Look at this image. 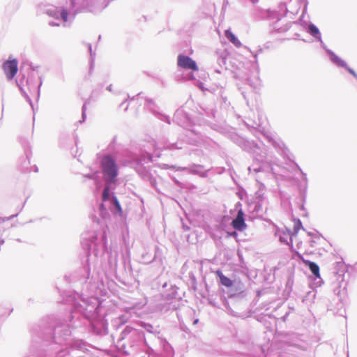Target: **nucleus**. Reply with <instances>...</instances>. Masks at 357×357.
I'll list each match as a JSON object with an SVG mask.
<instances>
[{
	"label": "nucleus",
	"instance_id": "1",
	"mask_svg": "<svg viewBox=\"0 0 357 357\" xmlns=\"http://www.w3.org/2000/svg\"><path fill=\"white\" fill-rule=\"evenodd\" d=\"M66 302L71 305L69 313L65 318H59L54 324L47 328L56 343L62 344L72 335V331L83 326L98 335L107 334L106 320L98 318L99 301L98 298L84 296L76 291L66 296Z\"/></svg>",
	"mask_w": 357,
	"mask_h": 357
},
{
	"label": "nucleus",
	"instance_id": "2",
	"mask_svg": "<svg viewBox=\"0 0 357 357\" xmlns=\"http://www.w3.org/2000/svg\"><path fill=\"white\" fill-rule=\"evenodd\" d=\"M59 318L46 317L43 319L39 324L31 329L32 341L29 354L26 357H73L70 349L87 350V343L82 339H73L70 342L68 340L62 344L56 343L51 337L47 327L52 326Z\"/></svg>",
	"mask_w": 357,
	"mask_h": 357
},
{
	"label": "nucleus",
	"instance_id": "3",
	"mask_svg": "<svg viewBox=\"0 0 357 357\" xmlns=\"http://www.w3.org/2000/svg\"><path fill=\"white\" fill-rule=\"evenodd\" d=\"M81 245L86 255V261L74 275L81 283L86 284L95 282L93 275H91V268L89 264V257L93 254L98 257L100 253L107 254L108 256L109 268L111 272H114L117 268V254L108 252L107 237L106 229L101 228L82 235Z\"/></svg>",
	"mask_w": 357,
	"mask_h": 357
},
{
	"label": "nucleus",
	"instance_id": "4",
	"mask_svg": "<svg viewBox=\"0 0 357 357\" xmlns=\"http://www.w3.org/2000/svg\"><path fill=\"white\" fill-rule=\"evenodd\" d=\"M111 0H70L69 10L65 8H57L50 6L45 9V13L56 20H62L66 22L68 15L74 18L79 13H92L94 14L102 12L109 3Z\"/></svg>",
	"mask_w": 357,
	"mask_h": 357
},
{
	"label": "nucleus",
	"instance_id": "5",
	"mask_svg": "<svg viewBox=\"0 0 357 357\" xmlns=\"http://www.w3.org/2000/svg\"><path fill=\"white\" fill-rule=\"evenodd\" d=\"M100 171L84 175V177L94 181L97 190H100L102 187L100 174H102L105 183H109L113 186L117 184L119 167L116 159L112 155L106 154L102 157L100 162Z\"/></svg>",
	"mask_w": 357,
	"mask_h": 357
},
{
	"label": "nucleus",
	"instance_id": "6",
	"mask_svg": "<svg viewBox=\"0 0 357 357\" xmlns=\"http://www.w3.org/2000/svg\"><path fill=\"white\" fill-rule=\"evenodd\" d=\"M178 287L171 282H165L162 284V300L156 307L162 313L174 311L179 309L182 298L178 293Z\"/></svg>",
	"mask_w": 357,
	"mask_h": 357
},
{
	"label": "nucleus",
	"instance_id": "7",
	"mask_svg": "<svg viewBox=\"0 0 357 357\" xmlns=\"http://www.w3.org/2000/svg\"><path fill=\"white\" fill-rule=\"evenodd\" d=\"M236 143L244 151L253 155V162H268L266 161V153L254 141L236 137Z\"/></svg>",
	"mask_w": 357,
	"mask_h": 357
},
{
	"label": "nucleus",
	"instance_id": "8",
	"mask_svg": "<svg viewBox=\"0 0 357 357\" xmlns=\"http://www.w3.org/2000/svg\"><path fill=\"white\" fill-rule=\"evenodd\" d=\"M144 346V355L142 357H174V351L171 344L165 339L160 340V345L161 347V351H155L152 347H151L147 342L143 343Z\"/></svg>",
	"mask_w": 357,
	"mask_h": 357
},
{
	"label": "nucleus",
	"instance_id": "9",
	"mask_svg": "<svg viewBox=\"0 0 357 357\" xmlns=\"http://www.w3.org/2000/svg\"><path fill=\"white\" fill-rule=\"evenodd\" d=\"M125 339L135 340L136 341L142 342L146 343V338L144 333L142 331L136 329L130 326H126L121 332L119 341H122Z\"/></svg>",
	"mask_w": 357,
	"mask_h": 357
},
{
	"label": "nucleus",
	"instance_id": "10",
	"mask_svg": "<svg viewBox=\"0 0 357 357\" xmlns=\"http://www.w3.org/2000/svg\"><path fill=\"white\" fill-rule=\"evenodd\" d=\"M252 15L256 20H275L280 21L277 16L276 11L271 9H263L259 6H255L252 10Z\"/></svg>",
	"mask_w": 357,
	"mask_h": 357
},
{
	"label": "nucleus",
	"instance_id": "11",
	"mask_svg": "<svg viewBox=\"0 0 357 357\" xmlns=\"http://www.w3.org/2000/svg\"><path fill=\"white\" fill-rule=\"evenodd\" d=\"M172 121L174 123L185 129H189V128L192 126V119L190 115L181 108L178 109L175 112Z\"/></svg>",
	"mask_w": 357,
	"mask_h": 357
},
{
	"label": "nucleus",
	"instance_id": "12",
	"mask_svg": "<svg viewBox=\"0 0 357 357\" xmlns=\"http://www.w3.org/2000/svg\"><path fill=\"white\" fill-rule=\"evenodd\" d=\"M178 68L182 70H190L197 71L198 66L195 60L183 54H179L177 56Z\"/></svg>",
	"mask_w": 357,
	"mask_h": 357
},
{
	"label": "nucleus",
	"instance_id": "13",
	"mask_svg": "<svg viewBox=\"0 0 357 357\" xmlns=\"http://www.w3.org/2000/svg\"><path fill=\"white\" fill-rule=\"evenodd\" d=\"M2 67L7 79L11 80L17 73L18 61L16 59H8L3 62Z\"/></svg>",
	"mask_w": 357,
	"mask_h": 357
},
{
	"label": "nucleus",
	"instance_id": "14",
	"mask_svg": "<svg viewBox=\"0 0 357 357\" xmlns=\"http://www.w3.org/2000/svg\"><path fill=\"white\" fill-rule=\"evenodd\" d=\"M144 107L149 109L155 117L162 121H165L168 124L171 123L170 117L166 114H162L157 111L158 106L153 99L145 98Z\"/></svg>",
	"mask_w": 357,
	"mask_h": 357
},
{
	"label": "nucleus",
	"instance_id": "15",
	"mask_svg": "<svg viewBox=\"0 0 357 357\" xmlns=\"http://www.w3.org/2000/svg\"><path fill=\"white\" fill-rule=\"evenodd\" d=\"M186 130V133L185 135H180L178 139L190 145L197 146L202 139L201 133L193 129L191 130L190 128Z\"/></svg>",
	"mask_w": 357,
	"mask_h": 357
},
{
	"label": "nucleus",
	"instance_id": "16",
	"mask_svg": "<svg viewBox=\"0 0 357 357\" xmlns=\"http://www.w3.org/2000/svg\"><path fill=\"white\" fill-rule=\"evenodd\" d=\"M247 296V291L241 289H236L235 291H233V289H231L229 294H228V298L232 304L239 303L243 305H246L248 303Z\"/></svg>",
	"mask_w": 357,
	"mask_h": 357
},
{
	"label": "nucleus",
	"instance_id": "17",
	"mask_svg": "<svg viewBox=\"0 0 357 357\" xmlns=\"http://www.w3.org/2000/svg\"><path fill=\"white\" fill-rule=\"evenodd\" d=\"M231 225L235 230L239 231H243L248 227L245 222V214L242 208L238 211L236 215L231 222Z\"/></svg>",
	"mask_w": 357,
	"mask_h": 357
},
{
	"label": "nucleus",
	"instance_id": "18",
	"mask_svg": "<svg viewBox=\"0 0 357 357\" xmlns=\"http://www.w3.org/2000/svg\"><path fill=\"white\" fill-rule=\"evenodd\" d=\"M275 236H277L279 238L280 243L284 245H292V232L288 228H285V229H278L275 232Z\"/></svg>",
	"mask_w": 357,
	"mask_h": 357
},
{
	"label": "nucleus",
	"instance_id": "19",
	"mask_svg": "<svg viewBox=\"0 0 357 357\" xmlns=\"http://www.w3.org/2000/svg\"><path fill=\"white\" fill-rule=\"evenodd\" d=\"M117 184H115L114 186L110 185L109 183H105V187L103 188L102 192V202H112L114 201V197H116L114 192V190L116 188Z\"/></svg>",
	"mask_w": 357,
	"mask_h": 357
},
{
	"label": "nucleus",
	"instance_id": "20",
	"mask_svg": "<svg viewBox=\"0 0 357 357\" xmlns=\"http://www.w3.org/2000/svg\"><path fill=\"white\" fill-rule=\"evenodd\" d=\"M136 171L143 180L149 181L152 185L156 183L155 178L144 165H137Z\"/></svg>",
	"mask_w": 357,
	"mask_h": 357
},
{
	"label": "nucleus",
	"instance_id": "21",
	"mask_svg": "<svg viewBox=\"0 0 357 357\" xmlns=\"http://www.w3.org/2000/svg\"><path fill=\"white\" fill-rule=\"evenodd\" d=\"M249 172H250L252 170L256 173L260 172H269L273 169L271 165L270 162H253V164L248 167V168Z\"/></svg>",
	"mask_w": 357,
	"mask_h": 357
},
{
	"label": "nucleus",
	"instance_id": "22",
	"mask_svg": "<svg viewBox=\"0 0 357 357\" xmlns=\"http://www.w3.org/2000/svg\"><path fill=\"white\" fill-rule=\"evenodd\" d=\"M332 56L334 60V65L339 68H344L349 73L352 75L357 79V73L347 65L345 61L342 59L337 54H333Z\"/></svg>",
	"mask_w": 357,
	"mask_h": 357
},
{
	"label": "nucleus",
	"instance_id": "23",
	"mask_svg": "<svg viewBox=\"0 0 357 357\" xmlns=\"http://www.w3.org/2000/svg\"><path fill=\"white\" fill-rule=\"evenodd\" d=\"M305 29L307 32L312 36L316 40H321V34L319 28L310 22L306 26Z\"/></svg>",
	"mask_w": 357,
	"mask_h": 357
},
{
	"label": "nucleus",
	"instance_id": "24",
	"mask_svg": "<svg viewBox=\"0 0 357 357\" xmlns=\"http://www.w3.org/2000/svg\"><path fill=\"white\" fill-rule=\"evenodd\" d=\"M304 263L308 267L309 270L311 271L312 275L316 278V279H319L318 282H322V279L320 277L319 266H318V264L310 260H305Z\"/></svg>",
	"mask_w": 357,
	"mask_h": 357
},
{
	"label": "nucleus",
	"instance_id": "25",
	"mask_svg": "<svg viewBox=\"0 0 357 357\" xmlns=\"http://www.w3.org/2000/svg\"><path fill=\"white\" fill-rule=\"evenodd\" d=\"M140 326L147 333L153 334L155 336H158L160 333V328L158 325L154 326L147 322L141 321Z\"/></svg>",
	"mask_w": 357,
	"mask_h": 357
},
{
	"label": "nucleus",
	"instance_id": "26",
	"mask_svg": "<svg viewBox=\"0 0 357 357\" xmlns=\"http://www.w3.org/2000/svg\"><path fill=\"white\" fill-rule=\"evenodd\" d=\"M175 79L177 82H183L185 80H193L195 77L192 72L184 73L182 69L179 68L174 75Z\"/></svg>",
	"mask_w": 357,
	"mask_h": 357
},
{
	"label": "nucleus",
	"instance_id": "27",
	"mask_svg": "<svg viewBox=\"0 0 357 357\" xmlns=\"http://www.w3.org/2000/svg\"><path fill=\"white\" fill-rule=\"evenodd\" d=\"M233 74L234 78L239 79L252 87L253 86L252 81L248 75L243 73L239 70L233 72Z\"/></svg>",
	"mask_w": 357,
	"mask_h": 357
},
{
	"label": "nucleus",
	"instance_id": "28",
	"mask_svg": "<svg viewBox=\"0 0 357 357\" xmlns=\"http://www.w3.org/2000/svg\"><path fill=\"white\" fill-rule=\"evenodd\" d=\"M204 168L203 165H196L193 164L190 165L188 169L190 172L196 175H199L202 178H206L208 176V170H206L205 172H202V169Z\"/></svg>",
	"mask_w": 357,
	"mask_h": 357
},
{
	"label": "nucleus",
	"instance_id": "29",
	"mask_svg": "<svg viewBox=\"0 0 357 357\" xmlns=\"http://www.w3.org/2000/svg\"><path fill=\"white\" fill-rule=\"evenodd\" d=\"M216 273L219 278V282L222 286L226 287H231L233 286V280L225 275L221 271L218 270Z\"/></svg>",
	"mask_w": 357,
	"mask_h": 357
},
{
	"label": "nucleus",
	"instance_id": "30",
	"mask_svg": "<svg viewBox=\"0 0 357 357\" xmlns=\"http://www.w3.org/2000/svg\"><path fill=\"white\" fill-rule=\"evenodd\" d=\"M225 36L235 47H240L242 45L241 41L230 30L225 31Z\"/></svg>",
	"mask_w": 357,
	"mask_h": 357
},
{
	"label": "nucleus",
	"instance_id": "31",
	"mask_svg": "<svg viewBox=\"0 0 357 357\" xmlns=\"http://www.w3.org/2000/svg\"><path fill=\"white\" fill-rule=\"evenodd\" d=\"M153 156L149 153H143L137 158V165H144V162L152 161Z\"/></svg>",
	"mask_w": 357,
	"mask_h": 357
},
{
	"label": "nucleus",
	"instance_id": "32",
	"mask_svg": "<svg viewBox=\"0 0 357 357\" xmlns=\"http://www.w3.org/2000/svg\"><path fill=\"white\" fill-rule=\"evenodd\" d=\"M277 16L279 17L280 20L285 17L288 13V9L286 3L280 2L278 5V10H275Z\"/></svg>",
	"mask_w": 357,
	"mask_h": 357
},
{
	"label": "nucleus",
	"instance_id": "33",
	"mask_svg": "<svg viewBox=\"0 0 357 357\" xmlns=\"http://www.w3.org/2000/svg\"><path fill=\"white\" fill-rule=\"evenodd\" d=\"M86 46L88 47L89 52L90 54V61H89V73L91 75L94 68V59L96 56V53L92 50V45L91 43H87Z\"/></svg>",
	"mask_w": 357,
	"mask_h": 357
},
{
	"label": "nucleus",
	"instance_id": "34",
	"mask_svg": "<svg viewBox=\"0 0 357 357\" xmlns=\"http://www.w3.org/2000/svg\"><path fill=\"white\" fill-rule=\"evenodd\" d=\"M110 209L113 213H121L122 208L116 197H114V201L110 202Z\"/></svg>",
	"mask_w": 357,
	"mask_h": 357
},
{
	"label": "nucleus",
	"instance_id": "35",
	"mask_svg": "<svg viewBox=\"0 0 357 357\" xmlns=\"http://www.w3.org/2000/svg\"><path fill=\"white\" fill-rule=\"evenodd\" d=\"M182 145L183 142H177L174 143L166 142L163 146V149L168 150L181 149H183Z\"/></svg>",
	"mask_w": 357,
	"mask_h": 357
},
{
	"label": "nucleus",
	"instance_id": "36",
	"mask_svg": "<svg viewBox=\"0 0 357 357\" xmlns=\"http://www.w3.org/2000/svg\"><path fill=\"white\" fill-rule=\"evenodd\" d=\"M163 257L164 256L162 250L158 245H155L154 250V256L153 257V260L155 261H158L159 262L162 263Z\"/></svg>",
	"mask_w": 357,
	"mask_h": 357
},
{
	"label": "nucleus",
	"instance_id": "37",
	"mask_svg": "<svg viewBox=\"0 0 357 357\" xmlns=\"http://www.w3.org/2000/svg\"><path fill=\"white\" fill-rule=\"evenodd\" d=\"M20 142L24 149L26 157L29 160L30 156L31 155L29 143L26 139H21Z\"/></svg>",
	"mask_w": 357,
	"mask_h": 357
},
{
	"label": "nucleus",
	"instance_id": "38",
	"mask_svg": "<svg viewBox=\"0 0 357 357\" xmlns=\"http://www.w3.org/2000/svg\"><path fill=\"white\" fill-rule=\"evenodd\" d=\"M273 145L275 148L278 149L280 150V153L282 156H283V158L287 156V152H289V150L287 149V148L284 147V145L283 144L274 142L273 143Z\"/></svg>",
	"mask_w": 357,
	"mask_h": 357
},
{
	"label": "nucleus",
	"instance_id": "39",
	"mask_svg": "<svg viewBox=\"0 0 357 357\" xmlns=\"http://www.w3.org/2000/svg\"><path fill=\"white\" fill-rule=\"evenodd\" d=\"M294 229L291 231L293 236H296L300 229H305L303 227V224L301 220L299 218H295L294 220Z\"/></svg>",
	"mask_w": 357,
	"mask_h": 357
},
{
	"label": "nucleus",
	"instance_id": "40",
	"mask_svg": "<svg viewBox=\"0 0 357 357\" xmlns=\"http://www.w3.org/2000/svg\"><path fill=\"white\" fill-rule=\"evenodd\" d=\"M201 109L202 111L199 112V114L203 117L206 116L209 119L215 118V112L213 109Z\"/></svg>",
	"mask_w": 357,
	"mask_h": 357
},
{
	"label": "nucleus",
	"instance_id": "41",
	"mask_svg": "<svg viewBox=\"0 0 357 357\" xmlns=\"http://www.w3.org/2000/svg\"><path fill=\"white\" fill-rule=\"evenodd\" d=\"M319 42H320V44H321V47L326 51V54H328L329 59H330V61L334 63V60H333V54H336L333 51H332L331 50L328 49L326 45L324 44V43L323 42L322 39L321 38V40H318Z\"/></svg>",
	"mask_w": 357,
	"mask_h": 357
},
{
	"label": "nucleus",
	"instance_id": "42",
	"mask_svg": "<svg viewBox=\"0 0 357 357\" xmlns=\"http://www.w3.org/2000/svg\"><path fill=\"white\" fill-rule=\"evenodd\" d=\"M99 211L100 215L102 218H105L107 215H109V213L107 210L106 206H105L104 202L101 203L99 206Z\"/></svg>",
	"mask_w": 357,
	"mask_h": 357
},
{
	"label": "nucleus",
	"instance_id": "43",
	"mask_svg": "<svg viewBox=\"0 0 357 357\" xmlns=\"http://www.w3.org/2000/svg\"><path fill=\"white\" fill-rule=\"evenodd\" d=\"M226 61H227V58L223 56H220L218 58V63L220 66V68L221 69H225V70H227V68L226 66Z\"/></svg>",
	"mask_w": 357,
	"mask_h": 357
},
{
	"label": "nucleus",
	"instance_id": "44",
	"mask_svg": "<svg viewBox=\"0 0 357 357\" xmlns=\"http://www.w3.org/2000/svg\"><path fill=\"white\" fill-rule=\"evenodd\" d=\"M142 259L145 264H151L154 261L153 258L151 257V254L149 252L142 254Z\"/></svg>",
	"mask_w": 357,
	"mask_h": 357
},
{
	"label": "nucleus",
	"instance_id": "45",
	"mask_svg": "<svg viewBox=\"0 0 357 357\" xmlns=\"http://www.w3.org/2000/svg\"><path fill=\"white\" fill-rule=\"evenodd\" d=\"M20 91L22 93V95L24 97V98L29 102V104L31 107L33 111L34 112V107H33V102H32L31 98L29 96V95L26 93V91L22 88H20Z\"/></svg>",
	"mask_w": 357,
	"mask_h": 357
},
{
	"label": "nucleus",
	"instance_id": "46",
	"mask_svg": "<svg viewBox=\"0 0 357 357\" xmlns=\"http://www.w3.org/2000/svg\"><path fill=\"white\" fill-rule=\"evenodd\" d=\"M88 102H89V100H86L84 102L83 105H82V120H80L79 121V123H83L86 120V105H87Z\"/></svg>",
	"mask_w": 357,
	"mask_h": 357
},
{
	"label": "nucleus",
	"instance_id": "47",
	"mask_svg": "<svg viewBox=\"0 0 357 357\" xmlns=\"http://www.w3.org/2000/svg\"><path fill=\"white\" fill-rule=\"evenodd\" d=\"M17 216V215H11L10 217L9 218H1L0 217V224L3 223V222H5V220H9L10 219H12L13 218ZM4 243V239L3 238V234L1 233H0V245H3Z\"/></svg>",
	"mask_w": 357,
	"mask_h": 357
},
{
	"label": "nucleus",
	"instance_id": "48",
	"mask_svg": "<svg viewBox=\"0 0 357 357\" xmlns=\"http://www.w3.org/2000/svg\"><path fill=\"white\" fill-rule=\"evenodd\" d=\"M236 195L238 196V197L240 199L243 200L245 198V197L247 196V192L245 189H243V188H241L238 190V191L236 192Z\"/></svg>",
	"mask_w": 357,
	"mask_h": 357
},
{
	"label": "nucleus",
	"instance_id": "49",
	"mask_svg": "<svg viewBox=\"0 0 357 357\" xmlns=\"http://www.w3.org/2000/svg\"><path fill=\"white\" fill-rule=\"evenodd\" d=\"M103 86H104L103 84H99L98 85V87L92 91L91 97H93L95 96H98L101 93V91H102V89L103 88Z\"/></svg>",
	"mask_w": 357,
	"mask_h": 357
},
{
	"label": "nucleus",
	"instance_id": "50",
	"mask_svg": "<svg viewBox=\"0 0 357 357\" xmlns=\"http://www.w3.org/2000/svg\"><path fill=\"white\" fill-rule=\"evenodd\" d=\"M189 276H190V278L191 280L192 285L194 287V289H196V286L195 285H196V283H197L196 278H195V275L192 273H190Z\"/></svg>",
	"mask_w": 357,
	"mask_h": 357
},
{
	"label": "nucleus",
	"instance_id": "51",
	"mask_svg": "<svg viewBox=\"0 0 357 357\" xmlns=\"http://www.w3.org/2000/svg\"><path fill=\"white\" fill-rule=\"evenodd\" d=\"M340 287H341V284H337V287H336L333 289V292L335 295L339 296L340 294V293H341Z\"/></svg>",
	"mask_w": 357,
	"mask_h": 357
},
{
	"label": "nucleus",
	"instance_id": "52",
	"mask_svg": "<svg viewBox=\"0 0 357 357\" xmlns=\"http://www.w3.org/2000/svg\"><path fill=\"white\" fill-rule=\"evenodd\" d=\"M238 231L234 229L232 231L228 232V236L236 238L238 237Z\"/></svg>",
	"mask_w": 357,
	"mask_h": 357
},
{
	"label": "nucleus",
	"instance_id": "53",
	"mask_svg": "<svg viewBox=\"0 0 357 357\" xmlns=\"http://www.w3.org/2000/svg\"><path fill=\"white\" fill-rule=\"evenodd\" d=\"M294 165L296 166V167L298 168V169H299V171L301 172V174H302V178H303V180H307V175H306V174H305V173H304V172L302 171V169H301V167L298 166V164H296V162H294Z\"/></svg>",
	"mask_w": 357,
	"mask_h": 357
},
{
	"label": "nucleus",
	"instance_id": "54",
	"mask_svg": "<svg viewBox=\"0 0 357 357\" xmlns=\"http://www.w3.org/2000/svg\"><path fill=\"white\" fill-rule=\"evenodd\" d=\"M27 64L32 71H35L38 68V66H34L33 63L31 62H29Z\"/></svg>",
	"mask_w": 357,
	"mask_h": 357
},
{
	"label": "nucleus",
	"instance_id": "55",
	"mask_svg": "<svg viewBox=\"0 0 357 357\" xmlns=\"http://www.w3.org/2000/svg\"><path fill=\"white\" fill-rule=\"evenodd\" d=\"M316 294L314 291H309L307 294V298L312 297V298H314Z\"/></svg>",
	"mask_w": 357,
	"mask_h": 357
},
{
	"label": "nucleus",
	"instance_id": "56",
	"mask_svg": "<svg viewBox=\"0 0 357 357\" xmlns=\"http://www.w3.org/2000/svg\"><path fill=\"white\" fill-rule=\"evenodd\" d=\"M294 280L291 276H289L287 279V285L291 286L293 284Z\"/></svg>",
	"mask_w": 357,
	"mask_h": 357
},
{
	"label": "nucleus",
	"instance_id": "57",
	"mask_svg": "<svg viewBox=\"0 0 357 357\" xmlns=\"http://www.w3.org/2000/svg\"><path fill=\"white\" fill-rule=\"evenodd\" d=\"M261 208V204L259 202H257L255 206V210L257 212H259Z\"/></svg>",
	"mask_w": 357,
	"mask_h": 357
},
{
	"label": "nucleus",
	"instance_id": "58",
	"mask_svg": "<svg viewBox=\"0 0 357 357\" xmlns=\"http://www.w3.org/2000/svg\"><path fill=\"white\" fill-rule=\"evenodd\" d=\"M119 322L121 324H123L124 323L126 322V320L124 319V316H120L119 317Z\"/></svg>",
	"mask_w": 357,
	"mask_h": 357
},
{
	"label": "nucleus",
	"instance_id": "59",
	"mask_svg": "<svg viewBox=\"0 0 357 357\" xmlns=\"http://www.w3.org/2000/svg\"><path fill=\"white\" fill-rule=\"evenodd\" d=\"M241 206H242V204L241 202H237L236 204H235V209L237 210V211L241 208Z\"/></svg>",
	"mask_w": 357,
	"mask_h": 357
},
{
	"label": "nucleus",
	"instance_id": "60",
	"mask_svg": "<svg viewBox=\"0 0 357 357\" xmlns=\"http://www.w3.org/2000/svg\"><path fill=\"white\" fill-rule=\"evenodd\" d=\"M49 25L51 26H59V24L55 22L54 21H50V22H49Z\"/></svg>",
	"mask_w": 357,
	"mask_h": 357
},
{
	"label": "nucleus",
	"instance_id": "61",
	"mask_svg": "<svg viewBox=\"0 0 357 357\" xmlns=\"http://www.w3.org/2000/svg\"><path fill=\"white\" fill-rule=\"evenodd\" d=\"M223 69L220 68H215L214 69V72L216 73H222Z\"/></svg>",
	"mask_w": 357,
	"mask_h": 357
},
{
	"label": "nucleus",
	"instance_id": "62",
	"mask_svg": "<svg viewBox=\"0 0 357 357\" xmlns=\"http://www.w3.org/2000/svg\"><path fill=\"white\" fill-rule=\"evenodd\" d=\"M106 89L110 92H112V84H109Z\"/></svg>",
	"mask_w": 357,
	"mask_h": 357
},
{
	"label": "nucleus",
	"instance_id": "63",
	"mask_svg": "<svg viewBox=\"0 0 357 357\" xmlns=\"http://www.w3.org/2000/svg\"><path fill=\"white\" fill-rule=\"evenodd\" d=\"M183 229L185 231H188V230L190 229V227L188 226L185 225H183Z\"/></svg>",
	"mask_w": 357,
	"mask_h": 357
},
{
	"label": "nucleus",
	"instance_id": "64",
	"mask_svg": "<svg viewBox=\"0 0 357 357\" xmlns=\"http://www.w3.org/2000/svg\"><path fill=\"white\" fill-rule=\"evenodd\" d=\"M253 5L258 3L259 0H249Z\"/></svg>",
	"mask_w": 357,
	"mask_h": 357
}]
</instances>
